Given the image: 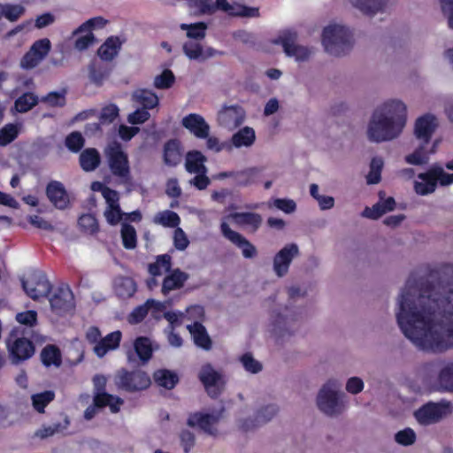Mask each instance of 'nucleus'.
<instances>
[{
    "label": "nucleus",
    "instance_id": "f257e3e1",
    "mask_svg": "<svg viewBox=\"0 0 453 453\" xmlns=\"http://www.w3.org/2000/svg\"><path fill=\"white\" fill-rule=\"evenodd\" d=\"M394 313L402 334L418 349L441 352L453 347V280L441 292L427 280L408 279Z\"/></svg>",
    "mask_w": 453,
    "mask_h": 453
},
{
    "label": "nucleus",
    "instance_id": "f03ea898",
    "mask_svg": "<svg viewBox=\"0 0 453 453\" xmlns=\"http://www.w3.org/2000/svg\"><path fill=\"white\" fill-rule=\"evenodd\" d=\"M406 122L405 103L396 98L388 99L372 111L367 124V138L376 143L394 141L402 134Z\"/></svg>",
    "mask_w": 453,
    "mask_h": 453
},
{
    "label": "nucleus",
    "instance_id": "7ed1b4c3",
    "mask_svg": "<svg viewBox=\"0 0 453 453\" xmlns=\"http://www.w3.org/2000/svg\"><path fill=\"white\" fill-rule=\"evenodd\" d=\"M288 303L282 312L273 311L267 330L270 335L278 343L284 342L293 336L299 326L302 311H294L293 304L298 299L306 296V291L299 286H290L287 289Z\"/></svg>",
    "mask_w": 453,
    "mask_h": 453
},
{
    "label": "nucleus",
    "instance_id": "20e7f679",
    "mask_svg": "<svg viewBox=\"0 0 453 453\" xmlns=\"http://www.w3.org/2000/svg\"><path fill=\"white\" fill-rule=\"evenodd\" d=\"M321 44L328 55L336 58L344 57L352 50L353 32L342 23L331 22L322 30Z\"/></svg>",
    "mask_w": 453,
    "mask_h": 453
},
{
    "label": "nucleus",
    "instance_id": "39448f33",
    "mask_svg": "<svg viewBox=\"0 0 453 453\" xmlns=\"http://www.w3.org/2000/svg\"><path fill=\"white\" fill-rule=\"evenodd\" d=\"M316 403L319 410L329 417H337L348 407V401L340 391V385L335 380L326 381L319 389Z\"/></svg>",
    "mask_w": 453,
    "mask_h": 453
},
{
    "label": "nucleus",
    "instance_id": "423d86ee",
    "mask_svg": "<svg viewBox=\"0 0 453 453\" xmlns=\"http://www.w3.org/2000/svg\"><path fill=\"white\" fill-rule=\"evenodd\" d=\"M452 411L453 405L449 401L429 402L414 412V418L419 425L430 426L441 422L449 417Z\"/></svg>",
    "mask_w": 453,
    "mask_h": 453
},
{
    "label": "nucleus",
    "instance_id": "0eeeda50",
    "mask_svg": "<svg viewBox=\"0 0 453 453\" xmlns=\"http://www.w3.org/2000/svg\"><path fill=\"white\" fill-rule=\"evenodd\" d=\"M105 156L112 174L127 181L130 177L129 163L121 145L116 142L110 143L105 149Z\"/></svg>",
    "mask_w": 453,
    "mask_h": 453
},
{
    "label": "nucleus",
    "instance_id": "6e6552de",
    "mask_svg": "<svg viewBox=\"0 0 453 453\" xmlns=\"http://www.w3.org/2000/svg\"><path fill=\"white\" fill-rule=\"evenodd\" d=\"M87 340L95 344L94 352L98 357H103L110 350L116 349L121 340L120 331H115L107 334L104 338L101 337V333L96 327H90L86 334Z\"/></svg>",
    "mask_w": 453,
    "mask_h": 453
},
{
    "label": "nucleus",
    "instance_id": "1a4fd4ad",
    "mask_svg": "<svg viewBox=\"0 0 453 453\" xmlns=\"http://www.w3.org/2000/svg\"><path fill=\"white\" fill-rule=\"evenodd\" d=\"M22 287L27 295L34 300L47 296L51 289L50 281L45 274L40 271H33L27 273L22 280Z\"/></svg>",
    "mask_w": 453,
    "mask_h": 453
},
{
    "label": "nucleus",
    "instance_id": "9d476101",
    "mask_svg": "<svg viewBox=\"0 0 453 453\" xmlns=\"http://www.w3.org/2000/svg\"><path fill=\"white\" fill-rule=\"evenodd\" d=\"M50 50L51 42L48 38L35 41L20 59L19 66L25 70L36 67L48 56Z\"/></svg>",
    "mask_w": 453,
    "mask_h": 453
},
{
    "label": "nucleus",
    "instance_id": "9b49d317",
    "mask_svg": "<svg viewBox=\"0 0 453 453\" xmlns=\"http://www.w3.org/2000/svg\"><path fill=\"white\" fill-rule=\"evenodd\" d=\"M6 348L12 363H19L29 359L35 353L32 342L25 337H16L11 334L6 341Z\"/></svg>",
    "mask_w": 453,
    "mask_h": 453
},
{
    "label": "nucleus",
    "instance_id": "f8f14e48",
    "mask_svg": "<svg viewBox=\"0 0 453 453\" xmlns=\"http://www.w3.org/2000/svg\"><path fill=\"white\" fill-rule=\"evenodd\" d=\"M115 384L118 388L127 391L142 390L150 386V379L142 371L129 372L121 370L115 376Z\"/></svg>",
    "mask_w": 453,
    "mask_h": 453
},
{
    "label": "nucleus",
    "instance_id": "ddd939ff",
    "mask_svg": "<svg viewBox=\"0 0 453 453\" xmlns=\"http://www.w3.org/2000/svg\"><path fill=\"white\" fill-rule=\"evenodd\" d=\"M299 247L296 243H288L281 248L273 257V269L276 276L282 278L289 271L292 261L299 256Z\"/></svg>",
    "mask_w": 453,
    "mask_h": 453
},
{
    "label": "nucleus",
    "instance_id": "4468645a",
    "mask_svg": "<svg viewBox=\"0 0 453 453\" xmlns=\"http://www.w3.org/2000/svg\"><path fill=\"white\" fill-rule=\"evenodd\" d=\"M438 127V118L432 113H426L415 120L413 128L414 136L418 142L424 144H429Z\"/></svg>",
    "mask_w": 453,
    "mask_h": 453
},
{
    "label": "nucleus",
    "instance_id": "2eb2a0df",
    "mask_svg": "<svg viewBox=\"0 0 453 453\" xmlns=\"http://www.w3.org/2000/svg\"><path fill=\"white\" fill-rule=\"evenodd\" d=\"M220 230L222 235L242 250L245 258H254L257 256V250L248 239L230 228L228 223L221 221Z\"/></svg>",
    "mask_w": 453,
    "mask_h": 453
},
{
    "label": "nucleus",
    "instance_id": "dca6fc26",
    "mask_svg": "<svg viewBox=\"0 0 453 453\" xmlns=\"http://www.w3.org/2000/svg\"><path fill=\"white\" fill-rule=\"evenodd\" d=\"M278 42L281 44L285 54L298 63L307 62L312 57L313 48L296 43L292 36H280Z\"/></svg>",
    "mask_w": 453,
    "mask_h": 453
},
{
    "label": "nucleus",
    "instance_id": "f3484780",
    "mask_svg": "<svg viewBox=\"0 0 453 453\" xmlns=\"http://www.w3.org/2000/svg\"><path fill=\"white\" fill-rule=\"evenodd\" d=\"M246 119L244 109L238 105H230L223 107L219 112L218 123L229 130L240 127Z\"/></svg>",
    "mask_w": 453,
    "mask_h": 453
},
{
    "label": "nucleus",
    "instance_id": "a211bd4d",
    "mask_svg": "<svg viewBox=\"0 0 453 453\" xmlns=\"http://www.w3.org/2000/svg\"><path fill=\"white\" fill-rule=\"evenodd\" d=\"M199 379L211 396H216L225 383L223 375L209 364L202 366Z\"/></svg>",
    "mask_w": 453,
    "mask_h": 453
},
{
    "label": "nucleus",
    "instance_id": "6ab92c4d",
    "mask_svg": "<svg viewBox=\"0 0 453 453\" xmlns=\"http://www.w3.org/2000/svg\"><path fill=\"white\" fill-rule=\"evenodd\" d=\"M220 418V413L197 412L189 416L188 425L193 427H199L206 434L216 436L218 430L216 425Z\"/></svg>",
    "mask_w": 453,
    "mask_h": 453
},
{
    "label": "nucleus",
    "instance_id": "aec40b11",
    "mask_svg": "<svg viewBox=\"0 0 453 453\" xmlns=\"http://www.w3.org/2000/svg\"><path fill=\"white\" fill-rule=\"evenodd\" d=\"M182 126L196 138L204 139L210 134V125L197 113H190L181 120Z\"/></svg>",
    "mask_w": 453,
    "mask_h": 453
},
{
    "label": "nucleus",
    "instance_id": "412c9836",
    "mask_svg": "<svg viewBox=\"0 0 453 453\" xmlns=\"http://www.w3.org/2000/svg\"><path fill=\"white\" fill-rule=\"evenodd\" d=\"M350 5L364 15L373 17L382 13L388 7L389 0H349Z\"/></svg>",
    "mask_w": 453,
    "mask_h": 453
},
{
    "label": "nucleus",
    "instance_id": "4be33fe9",
    "mask_svg": "<svg viewBox=\"0 0 453 453\" xmlns=\"http://www.w3.org/2000/svg\"><path fill=\"white\" fill-rule=\"evenodd\" d=\"M439 142L440 141L438 140L434 141L432 145V149L428 150L427 148L429 144H424L419 142V144L416 146L415 150L404 157V161L411 165H422L427 164L430 154L435 152Z\"/></svg>",
    "mask_w": 453,
    "mask_h": 453
},
{
    "label": "nucleus",
    "instance_id": "5701e85b",
    "mask_svg": "<svg viewBox=\"0 0 453 453\" xmlns=\"http://www.w3.org/2000/svg\"><path fill=\"white\" fill-rule=\"evenodd\" d=\"M106 204L107 207L104 211L106 220L111 225H117L124 219L125 213L122 212L119 207V195L118 192L107 193Z\"/></svg>",
    "mask_w": 453,
    "mask_h": 453
},
{
    "label": "nucleus",
    "instance_id": "b1692460",
    "mask_svg": "<svg viewBox=\"0 0 453 453\" xmlns=\"http://www.w3.org/2000/svg\"><path fill=\"white\" fill-rule=\"evenodd\" d=\"M256 139L254 128L248 126L243 127L231 136L230 146L235 149H249L255 144Z\"/></svg>",
    "mask_w": 453,
    "mask_h": 453
},
{
    "label": "nucleus",
    "instance_id": "393cba45",
    "mask_svg": "<svg viewBox=\"0 0 453 453\" xmlns=\"http://www.w3.org/2000/svg\"><path fill=\"white\" fill-rule=\"evenodd\" d=\"M73 299V293L68 288H60L50 299V303L52 310L60 313L72 309Z\"/></svg>",
    "mask_w": 453,
    "mask_h": 453
},
{
    "label": "nucleus",
    "instance_id": "a878e982",
    "mask_svg": "<svg viewBox=\"0 0 453 453\" xmlns=\"http://www.w3.org/2000/svg\"><path fill=\"white\" fill-rule=\"evenodd\" d=\"M47 196L50 202L58 209L67 207L69 199L62 183L51 181L47 186Z\"/></svg>",
    "mask_w": 453,
    "mask_h": 453
},
{
    "label": "nucleus",
    "instance_id": "bb28decb",
    "mask_svg": "<svg viewBox=\"0 0 453 453\" xmlns=\"http://www.w3.org/2000/svg\"><path fill=\"white\" fill-rule=\"evenodd\" d=\"M232 219L236 225L257 229L262 223V217L253 212H234L222 219L227 223Z\"/></svg>",
    "mask_w": 453,
    "mask_h": 453
},
{
    "label": "nucleus",
    "instance_id": "cd10ccee",
    "mask_svg": "<svg viewBox=\"0 0 453 453\" xmlns=\"http://www.w3.org/2000/svg\"><path fill=\"white\" fill-rule=\"evenodd\" d=\"M221 12L234 17L255 18L259 16L258 8L248 7L239 3L231 4L228 0H224Z\"/></svg>",
    "mask_w": 453,
    "mask_h": 453
},
{
    "label": "nucleus",
    "instance_id": "c85d7f7f",
    "mask_svg": "<svg viewBox=\"0 0 453 453\" xmlns=\"http://www.w3.org/2000/svg\"><path fill=\"white\" fill-rule=\"evenodd\" d=\"M414 190L419 196H426L435 191L437 184L434 176L431 173V168L426 172L418 175L414 181Z\"/></svg>",
    "mask_w": 453,
    "mask_h": 453
},
{
    "label": "nucleus",
    "instance_id": "c756f323",
    "mask_svg": "<svg viewBox=\"0 0 453 453\" xmlns=\"http://www.w3.org/2000/svg\"><path fill=\"white\" fill-rule=\"evenodd\" d=\"M224 0H188V6L199 15H213L222 11Z\"/></svg>",
    "mask_w": 453,
    "mask_h": 453
},
{
    "label": "nucleus",
    "instance_id": "7c9ffc66",
    "mask_svg": "<svg viewBox=\"0 0 453 453\" xmlns=\"http://www.w3.org/2000/svg\"><path fill=\"white\" fill-rule=\"evenodd\" d=\"M188 278V274L181 272L180 269L170 272L163 280L162 293L166 296L173 290L180 289L183 287Z\"/></svg>",
    "mask_w": 453,
    "mask_h": 453
},
{
    "label": "nucleus",
    "instance_id": "2f4dec72",
    "mask_svg": "<svg viewBox=\"0 0 453 453\" xmlns=\"http://www.w3.org/2000/svg\"><path fill=\"white\" fill-rule=\"evenodd\" d=\"M183 50L189 59L195 60H204L214 56L216 53V51L211 48L203 50L200 42L196 41H188L185 42L183 45Z\"/></svg>",
    "mask_w": 453,
    "mask_h": 453
},
{
    "label": "nucleus",
    "instance_id": "473e14b6",
    "mask_svg": "<svg viewBox=\"0 0 453 453\" xmlns=\"http://www.w3.org/2000/svg\"><path fill=\"white\" fill-rule=\"evenodd\" d=\"M94 403L99 407H109L112 413H118L124 403L123 399L106 392H97L94 395Z\"/></svg>",
    "mask_w": 453,
    "mask_h": 453
},
{
    "label": "nucleus",
    "instance_id": "72a5a7b5",
    "mask_svg": "<svg viewBox=\"0 0 453 453\" xmlns=\"http://www.w3.org/2000/svg\"><path fill=\"white\" fill-rule=\"evenodd\" d=\"M395 207V200L392 197H388L385 200H380L372 207H365L362 212V216L371 219H377L388 211H390Z\"/></svg>",
    "mask_w": 453,
    "mask_h": 453
},
{
    "label": "nucleus",
    "instance_id": "f704fd0d",
    "mask_svg": "<svg viewBox=\"0 0 453 453\" xmlns=\"http://www.w3.org/2000/svg\"><path fill=\"white\" fill-rule=\"evenodd\" d=\"M122 42L117 36L109 37L98 49L97 54L104 61L112 60L119 53Z\"/></svg>",
    "mask_w": 453,
    "mask_h": 453
},
{
    "label": "nucleus",
    "instance_id": "c9c22d12",
    "mask_svg": "<svg viewBox=\"0 0 453 453\" xmlns=\"http://www.w3.org/2000/svg\"><path fill=\"white\" fill-rule=\"evenodd\" d=\"M188 330L193 337L194 342L196 346L209 349L211 345V339L206 332L205 327L201 322H194L192 325L187 326Z\"/></svg>",
    "mask_w": 453,
    "mask_h": 453
},
{
    "label": "nucleus",
    "instance_id": "e433bc0d",
    "mask_svg": "<svg viewBox=\"0 0 453 453\" xmlns=\"http://www.w3.org/2000/svg\"><path fill=\"white\" fill-rule=\"evenodd\" d=\"M205 161L206 157L200 151H190L186 156L185 168L189 173H207Z\"/></svg>",
    "mask_w": 453,
    "mask_h": 453
},
{
    "label": "nucleus",
    "instance_id": "4c0bfd02",
    "mask_svg": "<svg viewBox=\"0 0 453 453\" xmlns=\"http://www.w3.org/2000/svg\"><path fill=\"white\" fill-rule=\"evenodd\" d=\"M182 157V152L180 150V144L176 140L169 141L165 145L164 150V161L170 166L177 165Z\"/></svg>",
    "mask_w": 453,
    "mask_h": 453
},
{
    "label": "nucleus",
    "instance_id": "58836bf2",
    "mask_svg": "<svg viewBox=\"0 0 453 453\" xmlns=\"http://www.w3.org/2000/svg\"><path fill=\"white\" fill-rule=\"evenodd\" d=\"M435 388L439 391H453V364H448L440 370Z\"/></svg>",
    "mask_w": 453,
    "mask_h": 453
},
{
    "label": "nucleus",
    "instance_id": "ea45409f",
    "mask_svg": "<svg viewBox=\"0 0 453 453\" xmlns=\"http://www.w3.org/2000/svg\"><path fill=\"white\" fill-rule=\"evenodd\" d=\"M101 158L96 149H86L80 156V164L86 172L94 171L100 164Z\"/></svg>",
    "mask_w": 453,
    "mask_h": 453
},
{
    "label": "nucleus",
    "instance_id": "a19ab883",
    "mask_svg": "<svg viewBox=\"0 0 453 453\" xmlns=\"http://www.w3.org/2000/svg\"><path fill=\"white\" fill-rule=\"evenodd\" d=\"M133 99L141 104L144 109H152L158 104L157 96L148 89H137L133 94Z\"/></svg>",
    "mask_w": 453,
    "mask_h": 453
},
{
    "label": "nucleus",
    "instance_id": "79ce46f5",
    "mask_svg": "<svg viewBox=\"0 0 453 453\" xmlns=\"http://www.w3.org/2000/svg\"><path fill=\"white\" fill-rule=\"evenodd\" d=\"M238 361L242 368L250 374H257L263 370V364L255 358L251 352H245L239 356Z\"/></svg>",
    "mask_w": 453,
    "mask_h": 453
},
{
    "label": "nucleus",
    "instance_id": "37998d69",
    "mask_svg": "<svg viewBox=\"0 0 453 453\" xmlns=\"http://www.w3.org/2000/svg\"><path fill=\"white\" fill-rule=\"evenodd\" d=\"M172 266L171 257L169 255L158 256L156 261L149 265V273L156 277L161 276L164 273H170Z\"/></svg>",
    "mask_w": 453,
    "mask_h": 453
},
{
    "label": "nucleus",
    "instance_id": "c03bdc74",
    "mask_svg": "<svg viewBox=\"0 0 453 453\" xmlns=\"http://www.w3.org/2000/svg\"><path fill=\"white\" fill-rule=\"evenodd\" d=\"M153 222L165 227H176L180 223L179 215L169 210L157 212L153 219Z\"/></svg>",
    "mask_w": 453,
    "mask_h": 453
},
{
    "label": "nucleus",
    "instance_id": "a18cd8bd",
    "mask_svg": "<svg viewBox=\"0 0 453 453\" xmlns=\"http://www.w3.org/2000/svg\"><path fill=\"white\" fill-rule=\"evenodd\" d=\"M37 103L38 97L35 94L27 92L17 98L14 109L18 112H27L35 106Z\"/></svg>",
    "mask_w": 453,
    "mask_h": 453
},
{
    "label": "nucleus",
    "instance_id": "49530a36",
    "mask_svg": "<svg viewBox=\"0 0 453 453\" xmlns=\"http://www.w3.org/2000/svg\"><path fill=\"white\" fill-rule=\"evenodd\" d=\"M25 13V7L20 4H0V19L4 16L9 21H16Z\"/></svg>",
    "mask_w": 453,
    "mask_h": 453
},
{
    "label": "nucleus",
    "instance_id": "de8ad7c7",
    "mask_svg": "<svg viewBox=\"0 0 453 453\" xmlns=\"http://www.w3.org/2000/svg\"><path fill=\"white\" fill-rule=\"evenodd\" d=\"M42 362L46 366H59L61 364V356L58 348L55 346L45 347L41 353Z\"/></svg>",
    "mask_w": 453,
    "mask_h": 453
},
{
    "label": "nucleus",
    "instance_id": "09e8293b",
    "mask_svg": "<svg viewBox=\"0 0 453 453\" xmlns=\"http://www.w3.org/2000/svg\"><path fill=\"white\" fill-rule=\"evenodd\" d=\"M154 380L160 387L171 389L178 381L176 374L168 370H158L154 373Z\"/></svg>",
    "mask_w": 453,
    "mask_h": 453
},
{
    "label": "nucleus",
    "instance_id": "8fccbe9b",
    "mask_svg": "<svg viewBox=\"0 0 453 453\" xmlns=\"http://www.w3.org/2000/svg\"><path fill=\"white\" fill-rule=\"evenodd\" d=\"M115 290L119 296L128 297L135 292V284L128 277L118 278L115 280Z\"/></svg>",
    "mask_w": 453,
    "mask_h": 453
},
{
    "label": "nucleus",
    "instance_id": "3c124183",
    "mask_svg": "<svg viewBox=\"0 0 453 453\" xmlns=\"http://www.w3.org/2000/svg\"><path fill=\"white\" fill-rule=\"evenodd\" d=\"M260 173V168L250 167L242 172L236 173V178L241 185L250 186L258 181Z\"/></svg>",
    "mask_w": 453,
    "mask_h": 453
},
{
    "label": "nucleus",
    "instance_id": "603ef678",
    "mask_svg": "<svg viewBox=\"0 0 453 453\" xmlns=\"http://www.w3.org/2000/svg\"><path fill=\"white\" fill-rule=\"evenodd\" d=\"M180 28L187 31V36L189 39L202 40L205 37L207 25L204 22H197L194 24H180Z\"/></svg>",
    "mask_w": 453,
    "mask_h": 453
},
{
    "label": "nucleus",
    "instance_id": "864d4df0",
    "mask_svg": "<svg viewBox=\"0 0 453 453\" xmlns=\"http://www.w3.org/2000/svg\"><path fill=\"white\" fill-rule=\"evenodd\" d=\"M394 440L403 447L412 446L417 441V434L412 428L405 427L395 434Z\"/></svg>",
    "mask_w": 453,
    "mask_h": 453
},
{
    "label": "nucleus",
    "instance_id": "5fc2aeb1",
    "mask_svg": "<svg viewBox=\"0 0 453 453\" xmlns=\"http://www.w3.org/2000/svg\"><path fill=\"white\" fill-rule=\"evenodd\" d=\"M54 392L50 390L35 394L31 396L33 407L42 413L44 411V408L54 399Z\"/></svg>",
    "mask_w": 453,
    "mask_h": 453
},
{
    "label": "nucleus",
    "instance_id": "6e6d98bb",
    "mask_svg": "<svg viewBox=\"0 0 453 453\" xmlns=\"http://www.w3.org/2000/svg\"><path fill=\"white\" fill-rule=\"evenodd\" d=\"M384 165V161L381 157H373L370 164V171L366 176L368 184H377L380 181V174Z\"/></svg>",
    "mask_w": 453,
    "mask_h": 453
},
{
    "label": "nucleus",
    "instance_id": "4d7b16f0",
    "mask_svg": "<svg viewBox=\"0 0 453 453\" xmlns=\"http://www.w3.org/2000/svg\"><path fill=\"white\" fill-rule=\"evenodd\" d=\"M134 349L142 361H147L150 358L152 354V348L150 340L146 337H139L134 342Z\"/></svg>",
    "mask_w": 453,
    "mask_h": 453
},
{
    "label": "nucleus",
    "instance_id": "13d9d810",
    "mask_svg": "<svg viewBox=\"0 0 453 453\" xmlns=\"http://www.w3.org/2000/svg\"><path fill=\"white\" fill-rule=\"evenodd\" d=\"M267 206L269 208L275 207L287 214L293 213L296 209V203H295V201L287 198L272 199L268 201Z\"/></svg>",
    "mask_w": 453,
    "mask_h": 453
},
{
    "label": "nucleus",
    "instance_id": "bf43d9fd",
    "mask_svg": "<svg viewBox=\"0 0 453 453\" xmlns=\"http://www.w3.org/2000/svg\"><path fill=\"white\" fill-rule=\"evenodd\" d=\"M107 21L103 17H95L82 23L77 29L73 31V35L81 34L83 31H90L102 28L106 25Z\"/></svg>",
    "mask_w": 453,
    "mask_h": 453
},
{
    "label": "nucleus",
    "instance_id": "052dcab7",
    "mask_svg": "<svg viewBox=\"0 0 453 453\" xmlns=\"http://www.w3.org/2000/svg\"><path fill=\"white\" fill-rule=\"evenodd\" d=\"M279 411V407L275 403H268L259 408L256 418L258 422H268L273 418Z\"/></svg>",
    "mask_w": 453,
    "mask_h": 453
},
{
    "label": "nucleus",
    "instance_id": "680f3d73",
    "mask_svg": "<svg viewBox=\"0 0 453 453\" xmlns=\"http://www.w3.org/2000/svg\"><path fill=\"white\" fill-rule=\"evenodd\" d=\"M19 134V127L15 124H7L0 130V145L5 146L12 142Z\"/></svg>",
    "mask_w": 453,
    "mask_h": 453
},
{
    "label": "nucleus",
    "instance_id": "e2e57ef3",
    "mask_svg": "<svg viewBox=\"0 0 453 453\" xmlns=\"http://www.w3.org/2000/svg\"><path fill=\"white\" fill-rule=\"evenodd\" d=\"M121 237L125 248L134 249L136 246V232L132 226L126 223L122 225Z\"/></svg>",
    "mask_w": 453,
    "mask_h": 453
},
{
    "label": "nucleus",
    "instance_id": "0e129e2a",
    "mask_svg": "<svg viewBox=\"0 0 453 453\" xmlns=\"http://www.w3.org/2000/svg\"><path fill=\"white\" fill-rule=\"evenodd\" d=\"M65 426H62L61 424H53V425H50V426H43L35 432V435L41 439H45L50 436H52L57 433L62 432L64 429H65L67 427V426L69 425L68 419L65 418Z\"/></svg>",
    "mask_w": 453,
    "mask_h": 453
},
{
    "label": "nucleus",
    "instance_id": "69168bd1",
    "mask_svg": "<svg viewBox=\"0 0 453 453\" xmlns=\"http://www.w3.org/2000/svg\"><path fill=\"white\" fill-rule=\"evenodd\" d=\"M174 81V75L170 70L163 71L159 75L154 79V86L159 89H165L170 88Z\"/></svg>",
    "mask_w": 453,
    "mask_h": 453
},
{
    "label": "nucleus",
    "instance_id": "338daca9",
    "mask_svg": "<svg viewBox=\"0 0 453 453\" xmlns=\"http://www.w3.org/2000/svg\"><path fill=\"white\" fill-rule=\"evenodd\" d=\"M173 245L178 250L183 251L189 245V240H188L186 233L180 227L176 226V228L173 232Z\"/></svg>",
    "mask_w": 453,
    "mask_h": 453
},
{
    "label": "nucleus",
    "instance_id": "774afa93",
    "mask_svg": "<svg viewBox=\"0 0 453 453\" xmlns=\"http://www.w3.org/2000/svg\"><path fill=\"white\" fill-rule=\"evenodd\" d=\"M66 147L74 152L79 151L84 145V139L78 132H73L66 137Z\"/></svg>",
    "mask_w": 453,
    "mask_h": 453
}]
</instances>
